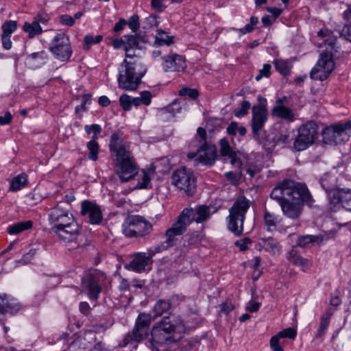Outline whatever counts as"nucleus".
Returning <instances> with one entry per match:
<instances>
[{"label":"nucleus","mask_w":351,"mask_h":351,"mask_svg":"<svg viewBox=\"0 0 351 351\" xmlns=\"http://www.w3.org/2000/svg\"><path fill=\"white\" fill-rule=\"evenodd\" d=\"M287 258L289 261L295 265L300 266L303 268L308 266V261L300 256L294 248L289 252Z\"/></svg>","instance_id":"72a5a7b5"},{"label":"nucleus","mask_w":351,"mask_h":351,"mask_svg":"<svg viewBox=\"0 0 351 351\" xmlns=\"http://www.w3.org/2000/svg\"><path fill=\"white\" fill-rule=\"evenodd\" d=\"M53 231L57 234L58 238L65 242L70 243L76 240L79 235V226L75 219L68 221Z\"/></svg>","instance_id":"aec40b11"},{"label":"nucleus","mask_w":351,"mask_h":351,"mask_svg":"<svg viewBox=\"0 0 351 351\" xmlns=\"http://www.w3.org/2000/svg\"><path fill=\"white\" fill-rule=\"evenodd\" d=\"M128 24L130 28L133 32H136L140 27L139 23V17L138 15L132 16L128 21Z\"/></svg>","instance_id":"4d7b16f0"},{"label":"nucleus","mask_w":351,"mask_h":351,"mask_svg":"<svg viewBox=\"0 0 351 351\" xmlns=\"http://www.w3.org/2000/svg\"><path fill=\"white\" fill-rule=\"evenodd\" d=\"M250 206V202L248 199L245 197H240L229 208V215L227 218L228 228L235 236H240L243 232V222Z\"/></svg>","instance_id":"39448f33"},{"label":"nucleus","mask_w":351,"mask_h":351,"mask_svg":"<svg viewBox=\"0 0 351 351\" xmlns=\"http://www.w3.org/2000/svg\"><path fill=\"white\" fill-rule=\"evenodd\" d=\"M146 72L147 68L140 58H125L118 68L119 88L127 91L136 90Z\"/></svg>","instance_id":"7ed1b4c3"},{"label":"nucleus","mask_w":351,"mask_h":351,"mask_svg":"<svg viewBox=\"0 0 351 351\" xmlns=\"http://www.w3.org/2000/svg\"><path fill=\"white\" fill-rule=\"evenodd\" d=\"M23 30L28 33L30 38L34 37L36 35L42 33V28L39 23L36 21H34L32 23H25L23 26Z\"/></svg>","instance_id":"ea45409f"},{"label":"nucleus","mask_w":351,"mask_h":351,"mask_svg":"<svg viewBox=\"0 0 351 351\" xmlns=\"http://www.w3.org/2000/svg\"><path fill=\"white\" fill-rule=\"evenodd\" d=\"M267 120V110L262 105L254 106L252 108V130L254 137L259 138L260 132L263 130Z\"/></svg>","instance_id":"6ab92c4d"},{"label":"nucleus","mask_w":351,"mask_h":351,"mask_svg":"<svg viewBox=\"0 0 351 351\" xmlns=\"http://www.w3.org/2000/svg\"><path fill=\"white\" fill-rule=\"evenodd\" d=\"M264 223L268 231H273L276 228L277 219L273 214L266 210L264 215Z\"/></svg>","instance_id":"79ce46f5"},{"label":"nucleus","mask_w":351,"mask_h":351,"mask_svg":"<svg viewBox=\"0 0 351 351\" xmlns=\"http://www.w3.org/2000/svg\"><path fill=\"white\" fill-rule=\"evenodd\" d=\"M258 23V18L257 16H252L250 20V23L246 25L245 27L236 29L233 28V30L238 32L241 35H244L246 33H250L254 29V26H256Z\"/></svg>","instance_id":"37998d69"},{"label":"nucleus","mask_w":351,"mask_h":351,"mask_svg":"<svg viewBox=\"0 0 351 351\" xmlns=\"http://www.w3.org/2000/svg\"><path fill=\"white\" fill-rule=\"evenodd\" d=\"M351 134V120L326 128L322 131L323 142L335 145L349 140Z\"/></svg>","instance_id":"423d86ee"},{"label":"nucleus","mask_w":351,"mask_h":351,"mask_svg":"<svg viewBox=\"0 0 351 351\" xmlns=\"http://www.w3.org/2000/svg\"><path fill=\"white\" fill-rule=\"evenodd\" d=\"M322 188L325 191L328 202L330 199V195L340 189L338 187L337 178L335 175L325 173L319 180Z\"/></svg>","instance_id":"a878e982"},{"label":"nucleus","mask_w":351,"mask_h":351,"mask_svg":"<svg viewBox=\"0 0 351 351\" xmlns=\"http://www.w3.org/2000/svg\"><path fill=\"white\" fill-rule=\"evenodd\" d=\"M36 254V250H30L27 253L25 254L22 258L16 261L17 264L27 265L30 263L32 258Z\"/></svg>","instance_id":"6e6d98bb"},{"label":"nucleus","mask_w":351,"mask_h":351,"mask_svg":"<svg viewBox=\"0 0 351 351\" xmlns=\"http://www.w3.org/2000/svg\"><path fill=\"white\" fill-rule=\"evenodd\" d=\"M124 38H125V58L128 59H136L139 58L136 54H131V51L134 49H141V43H145L147 42V38L145 36H141L140 35H130V36H124Z\"/></svg>","instance_id":"5701e85b"},{"label":"nucleus","mask_w":351,"mask_h":351,"mask_svg":"<svg viewBox=\"0 0 351 351\" xmlns=\"http://www.w3.org/2000/svg\"><path fill=\"white\" fill-rule=\"evenodd\" d=\"M271 199L280 206L289 197H302L303 201L311 203V194L306 184L291 180H285L276 186L270 193Z\"/></svg>","instance_id":"20e7f679"},{"label":"nucleus","mask_w":351,"mask_h":351,"mask_svg":"<svg viewBox=\"0 0 351 351\" xmlns=\"http://www.w3.org/2000/svg\"><path fill=\"white\" fill-rule=\"evenodd\" d=\"M151 322L152 317L149 314L140 313L132 332L128 333L124 339L125 344H128L132 341L141 342L147 337Z\"/></svg>","instance_id":"ddd939ff"},{"label":"nucleus","mask_w":351,"mask_h":351,"mask_svg":"<svg viewBox=\"0 0 351 351\" xmlns=\"http://www.w3.org/2000/svg\"><path fill=\"white\" fill-rule=\"evenodd\" d=\"M164 250V245L156 246L149 249L147 253L138 252L133 256L132 260L126 268L136 272H142L146 269V267L149 266L152 263V257L157 253Z\"/></svg>","instance_id":"2eb2a0df"},{"label":"nucleus","mask_w":351,"mask_h":351,"mask_svg":"<svg viewBox=\"0 0 351 351\" xmlns=\"http://www.w3.org/2000/svg\"><path fill=\"white\" fill-rule=\"evenodd\" d=\"M333 314V311L328 309L322 317L319 328L317 329L315 337L317 338L322 337L329 326L330 317Z\"/></svg>","instance_id":"2f4dec72"},{"label":"nucleus","mask_w":351,"mask_h":351,"mask_svg":"<svg viewBox=\"0 0 351 351\" xmlns=\"http://www.w3.org/2000/svg\"><path fill=\"white\" fill-rule=\"evenodd\" d=\"M27 182V176L25 173H21L14 177L11 182L10 191H17L25 187Z\"/></svg>","instance_id":"e433bc0d"},{"label":"nucleus","mask_w":351,"mask_h":351,"mask_svg":"<svg viewBox=\"0 0 351 351\" xmlns=\"http://www.w3.org/2000/svg\"><path fill=\"white\" fill-rule=\"evenodd\" d=\"M11 35L3 34L1 36L3 47L6 49H10L12 47V41L10 40Z\"/></svg>","instance_id":"69168bd1"},{"label":"nucleus","mask_w":351,"mask_h":351,"mask_svg":"<svg viewBox=\"0 0 351 351\" xmlns=\"http://www.w3.org/2000/svg\"><path fill=\"white\" fill-rule=\"evenodd\" d=\"M271 66L269 64H265L259 73L255 77L256 81H260L263 77H269L271 75Z\"/></svg>","instance_id":"603ef678"},{"label":"nucleus","mask_w":351,"mask_h":351,"mask_svg":"<svg viewBox=\"0 0 351 351\" xmlns=\"http://www.w3.org/2000/svg\"><path fill=\"white\" fill-rule=\"evenodd\" d=\"M172 184L187 195L191 196L195 189V179L193 172L184 167L175 170L172 175Z\"/></svg>","instance_id":"9b49d317"},{"label":"nucleus","mask_w":351,"mask_h":351,"mask_svg":"<svg viewBox=\"0 0 351 351\" xmlns=\"http://www.w3.org/2000/svg\"><path fill=\"white\" fill-rule=\"evenodd\" d=\"M157 15H150L148 17L145 19L143 21V29H149L154 27H157L159 24L158 21L157 20Z\"/></svg>","instance_id":"09e8293b"},{"label":"nucleus","mask_w":351,"mask_h":351,"mask_svg":"<svg viewBox=\"0 0 351 351\" xmlns=\"http://www.w3.org/2000/svg\"><path fill=\"white\" fill-rule=\"evenodd\" d=\"M49 50L56 59L68 61L73 52L69 36L64 33L57 34L51 40Z\"/></svg>","instance_id":"f8f14e48"},{"label":"nucleus","mask_w":351,"mask_h":351,"mask_svg":"<svg viewBox=\"0 0 351 351\" xmlns=\"http://www.w3.org/2000/svg\"><path fill=\"white\" fill-rule=\"evenodd\" d=\"M17 28V23L14 21H7L2 25L3 34L11 35Z\"/></svg>","instance_id":"de8ad7c7"},{"label":"nucleus","mask_w":351,"mask_h":351,"mask_svg":"<svg viewBox=\"0 0 351 351\" xmlns=\"http://www.w3.org/2000/svg\"><path fill=\"white\" fill-rule=\"evenodd\" d=\"M179 95L180 96L188 95L192 99H195L197 98L199 93L198 91L195 88L192 89L190 88H182L180 90Z\"/></svg>","instance_id":"864d4df0"},{"label":"nucleus","mask_w":351,"mask_h":351,"mask_svg":"<svg viewBox=\"0 0 351 351\" xmlns=\"http://www.w3.org/2000/svg\"><path fill=\"white\" fill-rule=\"evenodd\" d=\"M152 94L149 91H143L141 93L140 99L142 101V104L148 106L151 103Z\"/></svg>","instance_id":"0e129e2a"},{"label":"nucleus","mask_w":351,"mask_h":351,"mask_svg":"<svg viewBox=\"0 0 351 351\" xmlns=\"http://www.w3.org/2000/svg\"><path fill=\"white\" fill-rule=\"evenodd\" d=\"M105 274L97 269L84 273L82 278V287L88 293L89 298L97 300L101 291V283L105 280Z\"/></svg>","instance_id":"1a4fd4ad"},{"label":"nucleus","mask_w":351,"mask_h":351,"mask_svg":"<svg viewBox=\"0 0 351 351\" xmlns=\"http://www.w3.org/2000/svg\"><path fill=\"white\" fill-rule=\"evenodd\" d=\"M184 210H191L193 211L191 217V223L195 221L197 223H202L207 220L210 217V208L205 205H200L196 208H186Z\"/></svg>","instance_id":"c756f323"},{"label":"nucleus","mask_w":351,"mask_h":351,"mask_svg":"<svg viewBox=\"0 0 351 351\" xmlns=\"http://www.w3.org/2000/svg\"><path fill=\"white\" fill-rule=\"evenodd\" d=\"M276 70L281 74L286 75L290 70V64L289 62L282 60H276L274 62Z\"/></svg>","instance_id":"49530a36"},{"label":"nucleus","mask_w":351,"mask_h":351,"mask_svg":"<svg viewBox=\"0 0 351 351\" xmlns=\"http://www.w3.org/2000/svg\"><path fill=\"white\" fill-rule=\"evenodd\" d=\"M167 108L169 112L176 114L180 112L181 106L178 104V100H175L167 107Z\"/></svg>","instance_id":"774afa93"},{"label":"nucleus","mask_w":351,"mask_h":351,"mask_svg":"<svg viewBox=\"0 0 351 351\" xmlns=\"http://www.w3.org/2000/svg\"><path fill=\"white\" fill-rule=\"evenodd\" d=\"M81 215L86 217L88 221L91 224H99L103 218L100 208L88 200L82 202Z\"/></svg>","instance_id":"412c9836"},{"label":"nucleus","mask_w":351,"mask_h":351,"mask_svg":"<svg viewBox=\"0 0 351 351\" xmlns=\"http://www.w3.org/2000/svg\"><path fill=\"white\" fill-rule=\"evenodd\" d=\"M335 69L331 52H323L311 72V77L313 80L323 81L328 78Z\"/></svg>","instance_id":"4468645a"},{"label":"nucleus","mask_w":351,"mask_h":351,"mask_svg":"<svg viewBox=\"0 0 351 351\" xmlns=\"http://www.w3.org/2000/svg\"><path fill=\"white\" fill-rule=\"evenodd\" d=\"M252 241L249 238H244L240 241L235 242V245L237 246L241 251H245L247 248L248 244L251 243Z\"/></svg>","instance_id":"e2e57ef3"},{"label":"nucleus","mask_w":351,"mask_h":351,"mask_svg":"<svg viewBox=\"0 0 351 351\" xmlns=\"http://www.w3.org/2000/svg\"><path fill=\"white\" fill-rule=\"evenodd\" d=\"M246 173L250 176V178L254 177L258 173L260 172L261 168L257 165H250L245 167Z\"/></svg>","instance_id":"680f3d73"},{"label":"nucleus","mask_w":351,"mask_h":351,"mask_svg":"<svg viewBox=\"0 0 351 351\" xmlns=\"http://www.w3.org/2000/svg\"><path fill=\"white\" fill-rule=\"evenodd\" d=\"M102 38L103 37L101 35H97L96 36L86 35L84 37V49L85 50H88L93 45L99 43L102 40Z\"/></svg>","instance_id":"a18cd8bd"},{"label":"nucleus","mask_w":351,"mask_h":351,"mask_svg":"<svg viewBox=\"0 0 351 351\" xmlns=\"http://www.w3.org/2000/svg\"><path fill=\"white\" fill-rule=\"evenodd\" d=\"M220 154L221 156L228 157L232 165L241 167V162L237 157V152L232 149L229 142L225 138L220 141Z\"/></svg>","instance_id":"bb28decb"},{"label":"nucleus","mask_w":351,"mask_h":351,"mask_svg":"<svg viewBox=\"0 0 351 351\" xmlns=\"http://www.w3.org/2000/svg\"><path fill=\"white\" fill-rule=\"evenodd\" d=\"M109 148L116 158V173L121 182L133 179L138 173V168L130 149V143L119 133L115 132L110 136Z\"/></svg>","instance_id":"f257e3e1"},{"label":"nucleus","mask_w":351,"mask_h":351,"mask_svg":"<svg viewBox=\"0 0 351 351\" xmlns=\"http://www.w3.org/2000/svg\"><path fill=\"white\" fill-rule=\"evenodd\" d=\"M319 133V127L314 121H308L302 124L298 130V136L293 142V149L297 152L306 149L315 143Z\"/></svg>","instance_id":"0eeeda50"},{"label":"nucleus","mask_w":351,"mask_h":351,"mask_svg":"<svg viewBox=\"0 0 351 351\" xmlns=\"http://www.w3.org/2000/svg\"><path fill=\"white\" fill-rule=\"evenodd\" d=\"M60 22L65 25L73 26L75 23L74 19L68 14H63L60 16Z\"/></svg>","instance_id":"052dcab7"},{"label":"nucleus","mask_w":351,"mask_h":351,"mask_svg":"<svg viewBox=\"0 0 351 351\" xmlns=\"http://www.w3.org/2000/svg\"><path fill=\"white\" fill-rule=\"evenodd\" d=\"M269 343L273 351H284L283 348L280 344V338L276 335L271 338Z\"/></svg>","instance_id":"13d9d810"},{"label":"nucleus","mask_w":351,"mask_h":351,"mask_svg":"<svg viewBox=\"0 0 351 351\" xmlns=\"http://www.w3.org/2000/svg\"><path fill=\"white\" fill-rule=\"evenodd\" d=\"M73 219V215L61 204H58L49 212V221L51 225L52 230L66 223Z\"/></svg>","instance_id":"a211bd4d"},{"label":"nucleus","mask_w":351,"mask_h":351,"mask_svg":"<svg viewBox=\"0 0 351 351\" xmlns=\"http://www.w3.org/2000/svg\"><path fill=\"white\" fill-rule=\"evenodd\" d=\"M323 241L321 235H304L299 237L297 245L301 247H311L315 244H320Z\"/></svg>","instance_id":"7c9ffc66"},{"label":"nucleus","mask_w":351,"mask_h":351,"mask_svg":"<svg viewBox=\"0 0 351 351\" xmlns=\"http://www.w3.org/2000/svg\"><path fill=\"white\" fill-rule=\"evenodd\" d=\"M155 173V168H150L147 171L142 170L141 173L139 175V178L136 188L138 189H147L149 187L152 176Z\"/></svg>","instance_id":"473e14b6"},{"label":"nucleus","mask_w":351,"mask_h":351,"mask_svg":"<svg viewBox=\"0 0 351 351\" xmlns=\"http://www.w3.org/2000/svg\"><path fill=\"white\" fill-rule=\"evenodd\" d=\"M297 332L293 328H287L284 329L283 330L279 332L276 335L280 338H289L291 339H294L296 337Z\"/></svg>","instance_id":"3c124183"},{"label":"nucleus","mask_w":351,"mask_h":351,"mask_svg":"<svg viewBox=\"0 0 351 351\" xmlns=\"http://www.w3.org/2000/svg\"><path fill=\"white\" fill-rule=\"evenodd\" d=\"M191 210H183L178 217L177 221L165 232L167 247H172L177 236L182 235L186 230L187 226L191 223ZM165 249V247H164Z\"/></svg>","instance_id":"9d476101"},{"label":"nucleus","mask_w":351,"mask_h":351,"mask_svg":"<svg viewBox=\"0 0 351 351\" xmlns=\"http://www.w3.org/2000/svg\"><path fill=\"white\" fill-rule=\"evenodd\" d=\"M164 1L165 0H152V8L158 12H162L165 8L163 4Z\"/></svg>","instance_id":"338daca9"},{"label":"nucleus","mask_w":351,"mask_h":351,"mask_svg":"<svg viewBox=\"0 0 351 351\" xmlns=\"http://www.w3.org/2000/svg\"><path fill=\"white\" fill-rule=\"evenodd\" d=\"M217 157L216 146L208 145L204 143L198 149V157L196 159V165L202 163L205 165L211 166L214 164Z\"/></svg>","instance_id":"4be33fe9"},{"label":"nucleus","mask_w":351,"mask_h":351,"mask_svg":"<svg viewBox=\"0 0 351 351\" xmlns=\"http://www.w3.org/2000/svg\"><path fill=\"white\" fill-rule=\"evenodd\" d=\"M318 36L324 38L325 45H328L331 49H334V45L337 41V37L332 34V32L328 29H322L317 33Z\"/></svg>","instance_id":"58836bf2"},{"label":"nucleus","mask_w":351,"mask_h":351,"mask_svg":"<svg viewBox=\"0 0 351 351\" xmlns=\"http://www.w3.org/2000/svg\"><path fill=\"white\" fill-rule=\"evenodd\" d=\"M165 71L168 72L180 71L186 67L185 60L182 56L173 53L163 58Z\"/></svg>","instance_id":"393cba45"},{"label":"nucleus","mask_w":351,"mask_h":351,"mask_svg":"<svg viewBox=\"0 0 351 351\" xmlns=\"http://www.w3.org/2000/svg\"><path fill=\"white\" fill-rule=\"evenodd\" d=\"M277 103L278 105L272 108L271 114L288 121H293L295 117L293 111L282 104V100L281 99H278Z\"/></svg>","instance_id":"c85d7f7f"},{"label":"nucleus","mask_w":351,"mask_h":351,"mask_svg":"<svg viewBox=\"0 0 351 351\" xmlns=\"http://www.w3.org/2000/svg\"><path fill=\"white\" fill-rule=\"evenodd\" d=\"M258 244L266 251L275 254L278 252L277 241L271 237L267 239L261 238Z\"/></svg>","instance_id":"4c0bfd02"},{"label":"nucleus","mask_w":351,"mask_h":351,"mask_svg":"<svg viewBox=\"0 0 351 351\" xmlns=\"http://www.w3.org/2000/svg\"><path fill=\"white\" fill-rule=\"evenodd\" d=\"M22 308L17 300L5 293H0V315L10 313L14 315Z\"/></svg>","instance_id":"b1692460"},{"label":"nucleus","mask_w":351,"mask_h":351,"mask_svg":"<svg viewBox=\"0 0 351 351\" xmlns=\"http://www.w3.org/2000/svg\"><path fill=\"white\" fill-rule=\"evenodd\" d=\"M173 43V38L167 35V34L161 29L157 30L155 36L154 45L158 46L170 45Z\"/></svg>","instance_id":"c9c22d12"},{"label":"nucleus","mask_w":351,"mask_h":351,"mask_svg":"<svg viewBox=\"0 0 351 351\" xmlns=\"http://www.w3.org/2000/svg\"><path fill=\"white\" fill-rule=\"evenodd\" d=\"M313 203L314 199L312 196L311 203L303 201L302 197H291L282 203L280 207L285 216L291 219L296 220L299 219L302 213L303 205L306 204L309 206H312Z\"/></svg>","instance_id":"dca6fc26"},{"label":"nucleus","mask_w":351,"mask_h":351,"mask_svg":"<svg viewBox=\"0 0 351 351\" xmlns=\"http://www.w3.org/2000/svg\"><path fill=\"white\" fill-rule=\"evenodd\" d=\"M87 148L89 151L88 157L90 160L96 161L98 159L99 145L98 143H87Z\"/></svg>","instance_id":"c03bdc74"},{"label":"nucleus","mask_w":351,"mask_h":351,"mask_svg":"<svg viewBox=\"0 0 351 351\" xmlns=\"http://www.w3.org/2000/svg\"><path fill=\"white\" fill-rule=\"evenodd\" d=\"M251 104L248 101H243L241 104V108L235 115L237 117H242L247 113L248 110L250 108Z\"/></svg>","instance_id":"bf43d9fd"},{"label":"nucleus","mask_w":351,"mask_h":351,"mask_svg":"<svg viewBox=\"0 0 351 351\" xmlns=\"http://www.w3.org/2000/svg\"><path fill=\"white\" fill-rule=\"evenodd\" d=\"M120 105L125 111H128L132 108V97L123 94L119 97Z\"/></svg>","instance_id":"8fccbe9b"},{"label":"nucleus","mask_w":351,"mask_h":351,"mask_svg":"<svg viewBox=\"0 0 351 351\" xmlns=\"http://www.w3.org/2000/svg\"><path fill=\"white\" fill-rule=\"evenodd\" d=\"M152 225L143 217L132 215L123 224V232L127 237H143L152 231Z\"/></svg>","instance_id":"6e6552de"},{"label":"nucleus","mask_w":351,"mask_h":351,"mask_svg":"<svg viewBox=\"0 0 351 351\" xmlns=\"http://www.w3.org/2000/svg\"><path fill=\"white\" fill-rule=\"evenodd\" d=\"M337 31L339 33L340 36L343 37L346 40L351 42V25H344L341 29H337Z\"/></svg>","instance_id":"5fc2aeb1"},{"label":"nucleus","mask_w":351,"mask_h":351,"mask_svg":"<svg viewBox=\"0 0 351 351\" xmlns=\"http://www.w3.org/2000/svg\"><path fill=\"white\" fill-rule=\"evenodd\" d=\"M328 202L329 207L332 211H338L341 208L351 212V189L340 188L338 191L330 195Z\"/></svg>","instance_id":"f3484780"},{"label":"nucleus","mask_w":351,"mask_h":351,"mask_svg":"<svg viewBox=\"0 0 351 351\" xmlns=\"http://www.w3.org/2000/svg\"><path fill=\"white\" fill-rule=\"evenodd\" d=\"M48 57L47 53L41 50L28 54L25 58V62L29 67L36 69L44 64L48 60Z\"/></svg>","instance_id":"cd10ccee"},{"label":"nucleus","mask_w":351,"mask_h":351,"mask_svg":"<svg viewBox=\"0 0 351 351\" xmlns=\"http://www.w3.org/2000/svg\"><path fill=\"white\" fill-rule=\"evenodd\" d=\"M171 308V302L169 300H159L156 302L154 311L156 316H161L164 313Z\"/></svg>","instance_id":"a19ab883"},{"label":"nucleus","mask_w":351,"mask_h":351,"mask_svg":"<svg viewBox=\"0 0 351 351\" xmlns=\"http://www.w3.org/2000/svg\"><path fill=\"white\" fill-rule=\"evenodd\" d=\"M33 223L32 221H20L10 226L8 232L10 234H17L24 230L32 228Z\"/></svg>","instance_id":"f704fd0d"},{"label":"nucleus","mask_w":351,"mask_h":351,"mask_svg":"<svg viewBox=\"0 0 351 351\" xmlns=\"http://www.w3.org/2000/svg\"><path fill=\"white\" fill-rule=\"evenodd\" d=\"M184 330V326L180 317L174 315L165 317L154 326L151 332L152 339L147 342V346L152 351H166V344L172 341V332H182Z\"/></svg>","instance_id":"f03ea898"}]
</instances>
